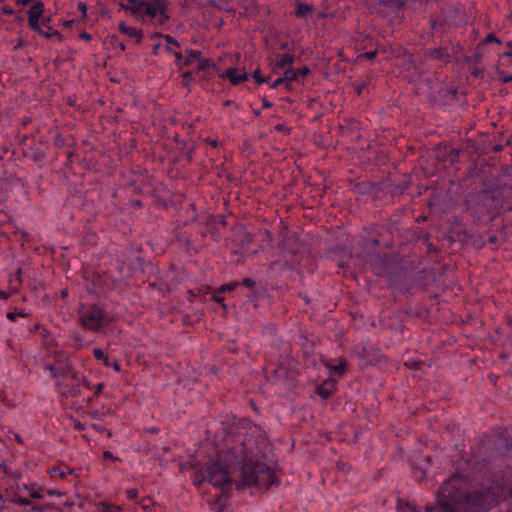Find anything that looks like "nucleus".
I'll list each match as a JSON object with an SVG mask.
<instances>
[{"mask_svg":"<svg viewBox=\"0 0 512 512\" xmlns=\"http://www.w3.org/2000/svg\"><path fill=\"white\" fill-rule=\"evenodd\" d=\"M268 444L262 428L243 419L225 433L217 446L216 458L195 468L192 474L194 485L208 482L220 489L208 501L212 512L225 511L233 481H238V489L268 488L279 484L274 470L263 462Z\"/></svg>","mask_w":512,"mask_h":512,"instance_id":"f257e3e1","label":"nucleus"},{"mask_svg":"<svg viewBox=\"0 0 512 512\" xmlns=\"http://www.w3.org/2000/svg\"><path fill=\"white\" fill-rule=\"evenodd\" d=\"M505 494L498 480L489 485L472 488L461 475L448 479L436 494V505H428L424 512H486L496 506ZM399 512H423L416 505L398 502Z\"/></svg>","mask_w":512,"mask_h":512,"instance_id":"f03ea898","label":"nucleus"},{"mask_svg":"<svg viewBox=\"0 0 512 512\" xmlns=\"http://www.w3.org/2000/svg\"><path fill=\"white\" fill-rule=\"evenodd\" d=\"M45 490L36 482L18 483L5 495L0 494L4 502L12 503L18 506L21 512H42L43 506L38 500L43 499Z\"/></svg>","mask_w":512,"mask_h":512,"instance_id":"7ed1b4c3","label":"nucleus"},{"mask_svg":"<svg viewBox=\"0 0 512 512\" xmlns=\"http://www.w3.org/2000/svg\"><path fill=\"white\" fill-rule=\"evenodd\" d=\"M120 7L140 15L143 24H152L154 27H162L170 19L166 0H129L128 4L121 3Z\"/></svg>","mask_w":512,"mask_h":512,"instance_id":"20e7f679","label":"nucleus"},{"mask_svg":"<svg viewBox=\"0 0 512 512\" xmlns=\"http://www.w3.org/2000/svg\"><path fill=\"white\" fill-rule=\"evenodd\" d=\"M79 319L83 328L99 332L115 320V315L98 304L82 305Z\"/></svg>","mask_w":512,"mask_h":512,"instance_id":"39448f33","label":"nucleus"},{"mask_svg":"<svg viewBox=\"0 0 512 512\" xmlns=\"http://www.w3.org/2000/svg\"><path fill=\"white\" fill-rule=\"evenodd\" d=\"M43 370L48 372L50 377L62 379L71 371L72 363L68 356L62 353H54L43 361Z\"/></svg>","mask_w":512,"mask_h":512,"instance_id":"423d86ee","label":"nucleus"},{"mask_svg":"<svg viewBox=\"0 0 512 512\" xmlns=\"http://www.w3.org/2000/svg\"><path fill=\"white\" fill-rule=\"evenodd\" d=\"M82 375L72 370L71 373L56 381L58 392L65 398H76L81 395Z\"/></svg>","mask_w":512,"mask_h":512,"instance_id":"0eeeda50","label":"nucleus"},{"mask_svg":"<svg viewBox=\"0 0 512 512\" xmlns=\"http://www.w3.org/2000/svg\"><path fill=\"white\" fill-rule=\"evenodd\" d=\"M44 4L41 1L35 2L28 11V23L32 30L40 31L39 19L44 13Z\"/></svg>","mask_w":512,"mask_h":512,"instance_id":"6e6552de","label":"nucleus"},{"mask_svg":"<svg viewBox=\"0 0 512 512\" xmlns=\"http://www.w3.org/2000/svg\"><path fill=\"white\" fill-rule=\"evenodd\" d=\"M337 389V380L329 375L327 380L317 386L316 392L322 399H329Z\"/></svg>","mask_w":512,"mask_h":512,"instance_id":"1a4fd4ad","label":"nucleus"},{"mask_svg":"<svg viewBox=\"0 0 512 512\" xmlns=\"http://www.w3.org/2000/svg\"><path fill=\"white\" fill-rule=\"evenodd\" d=\"M220 78H227L230 83L234 86L239 85L248 80L249 76L246 72L238 73V69L235 67H229L224 72L219 74Z\"/></svg>","mask_w":512,"mask_h":512,"instance_id":"9d476101","label":"nucleus"},{"mask_svg":"<svg viewBox=\"0 0 512 512\" xmlns=\"http://www.w3.org/2000/svg\"><path fill=\"white\" fill-rule=\"evenodd\" d=\"M294 63V55L291 53H278L275 55L274 67L277 69L288 68Z\"/></svg>","mask_w":512,"mask_h":512,"instance_id":"9b49d317","label":"nucleus"},{"mask_svg":"<svg viewBox=\"0 0 512 512\" xmlns=\"http://www.w3.org/2000/svg\"><path fill=\"white\" fill-rule=\"evenodd\" d=\"M119 31L121 33L127 35L128 37L135 38L136 43H138V44L142 42L143 33L141 30H139L135 27L127 26L124 22H121L119 24Z\"/></svg>","mask_w":512,"mask_h":512,"instance_id":"f8f14e48","label":"nucleus"},{"mask_svg":"<svg viewBox=\"0 0 512 512\" xmlns=\"http://www.w3.org/2000/svg\"><path fill=\"white\" fill-rule=\"evenodd\" d=\"M123 510L122 506L107 501H100L95 504V512H123Z\"/></svg>","mask_w":512,"mask_h":512,"instance_id":"ddd939ff","label":"nucleus"},{"mask_svg":"<svg viewBox=\"0 0 512 512\" xmlns=\"http://www.w3.org/2000/svg\"><path fill=\"white\" fill-rule=\"evenodd\" d=\"M48 473L50 474V476L52 478L65 479L67 477V475H70L73 473V470L67 466L56 465V466L49 468Z\"/></svg>","mask_w":512,"mask_h":512,"instance_id":"4468645a","label":"nucleus"},{"mask_svg":"<svg viewBox=\"0 0 512 512\" xmlns=\"http://www.w3.org/2000/svg\"><path fill=\"white\" fill-rule=\"evenodd\" d=\"M327 368L329 369V375H333L341 378L346 374L347 363L345 360H340L338 364H327Z\"/></svg>","mask_w":512,"mask_h":512,"instance_id":"2eb2a0df","label":"nucleus"},{"mask_svg":"<svg viewBox=\"0 0 512 512\" xmlns=\"http://www.w3.org/2000/svg\"><path fill=\"white\" fill-rule=\"evenodd\" d=\"M313 10L314 8L312 5L303 2H296L295 16L297 18L307 19Z\"/></svg>","mask_w":512,"mask_h":512,"instance_id":"dca6fc26","label":"nucleus"},{"mask_svg":"<svg viewBox=\"0 0 512 512\" xmlns=\"http://www.w3.org/2000/svg\"><path fill=\"white\" fill-rule=\"evenodd\" d=\"M282 79L285 82L286 89L290 90L292 88L291 82L292 81H298V76H297L296 69L291 67V66L286 68V70L284 71V75H283Z\"/></svg>","mask_w":512,"mask_h":512,"instance_id":"f3484780","label":"nucleus"},{"mask_svg":"<svg viewBox=\"0 0 512 512\" xmlns=\"http://www.w3.org/2000/svg\"><path fill=\"white\" fill-rule=\"evenodd\" d=\"M186 53H187V57L183 61L184 66H190L192 64L193 60H195V61L201 60L202 53L198 50L187 49Z\"/></svg>","mask_w":512,"mask_h":512,"instance_id":"a211bd4d","label":"nucleus"},{"mask_svg":"<svg viewBox=\"0 0 512 512\" xmlns=\"http://www.w3.org/2000/svg\"><path fill=\"white\" fill-rule=\"evenodd\" d=\"M153 37L154 38H162V39H164L166 41V43L168 44L167 46H170L173 49H174V47L175 48H179L180 47V43L175 38H173L171 35H169V34L154 33Z\"/></svg>","mask_w":512,"mask_h":512,"instance_id":"6ab92c4d","label":"nucleus"},{"mask_svg":"<svg viewBox=\"0 0 512 512\" xmlns=\"http://www.w3.org/2000/svg\"><path fill=\"white\" fill-rule=\"evenodd\" d=\"M429 0H394V7L398 10L406 7L410 2L419 3L420 5L426 4Z\"/></svg>","mask_w":512,"mask_h":512,"instance_id":"aec40b11","label":"nucleus"},{"mask_svg":"<svg viewBox=\"0 0 512 512\" xmlns=\"http://www.w3.org/2000/svg\"><path fill=\"white\" fill-rule=\"evenodd\" d=\"M198 70L199 71H207L208 69L215 67V64L211 62L209 59H204L201 57V60H198Z\"/></svg>","mask_w":512,"mask_h":512,"instance_id":"412c9836","label":"nucleus"},{"mask_svg":"<svg viewBox=\"0 0 512 512\" xmlns=\"http://www.w3.org/2000/svg\"><path fill=\"white\" fill-rule=\"evenodd\" d=\"M239 285H240L239 282L233 281V282L221 285L218 288V290H219V292H221L223 294V293L231 292V291L235 290Z\"/></svg>","mask_w":512,"mask_h":512,"instance_id":"4be33fe9","label":"nucleus"},{"mask_svg":"<svg viewBox=\"0 0 512 512\" xmlns=\"http://www.w3.org/2000/svg\"><path fill=\"white\" fill-rule=\"evenodd\" d=\"M166 51L169 52V53H172L174 56H175V60H176V64L178 66H181L183 65V61L185 60L182 53L179 52V51H175L173 48H171L170 46H166Z\"/></svg>","mask_w":512,"mask_h":512,"instance_id":"5701e85b","label":"nucleus"},{"mask_svg":"<svg viewBox=\"0 0 512 512\" xmlns=\"http://www.w3.org/2000/svg\"><path fill=\"white\" fill-rule=\"evenodd\" d=\"M193 82V73L191 71H185L182 74V85L189 87Z\"/></svg>","mask_w":512,"mask_h":512,"instance_id":"b1692460","label":"nucleus"},{"mask_svg":"<svg viewBox=\"0 0 512 512\" xmlns=\"http://www.w3.org/2000/svg\"><path fill=\"white\" fill-rule=\"evenodd\" d=\"M27 316H28V314L23 311H11V312H8L6 315L7 319L12 322L16 321V319L18 317H27Z\"/></svg>","mask_w":512,"mask_h":512,"instance_id":"393cba45","label":"nucleus"},{"mask_svg":"<svg viewBox=\"0 0 512 512\" xmlns=\"http://www.w3.org/2000/svg\"><path fill=\"white\" fill-rule=\"evenodd\" d=\"M143 510H149L152 506H153V501L151 498L149 497H144V498H141L140 500H138L137 502Z\"/></svg>","mask_w":512,"mask_h":512,"instance_id":"a878e982","label":"nucleus"},{"mask_svg":"<svg viewBox=\"0 0 512 512\" xmlns=\"http://www.w3.org/2000/svg\"><path fill=\"white\" fill-rule=\"evenodd\" d=\"M252 77L257 84L269 83V78L263 77L260 70L254 71Z\"/></svg>","mask_w":512,"mask_h":512,"instance_id":"bb28decb","label":"nucleus"},{"mask_svg":"<svg viewBox=\"0 0 512 512\" xmlns=\"http://www.w3.org/2000/svg\"><path fill=\"white\" fill-rule=\"evenodd\" d=\"M126 498L129 501L138 502V491L137 489H129L126 491Z\"/></svg>","mask_w":512,"mask_h":512,"instance_id":"cd10ccee","label":"nucleus"},{"mask_svg":"<svg viewBox=\"0 0 512 512\" xmlns=\"http://www.w3.org/2000/svg\"><path fill=\"white\" fill-rule=\"evenodd\" d=\"M368 84H369L368 80H365L362 83L354 84V88H355L356 94L358 96H360L363 93L364 89L367 87Z\"/></svg>","mask_w":512,"mask_h":512,"instance_id":"c85d7f7f","label":"nucleus"},{"mask_svg":"<svg viewBox=\"0 0 512 512\" xmlns=\"http://www.w3.org/2000/svg\"><path fill=\"white\" fill-rule=\"evenodd\" d=\"M482 43L483 44H490V43H497V44H501V40L499 38H497L496 36H494L493 34H488L483 40H482Z\"/></svg>","mask_w":512,"mask_h":512,"instance_id":"c756f323","label":"nucleus"},{"mask_svg":"<svg viewBox=\"0 0 512 512\" xmlns=\"http://www.w3.org/2000/svg\"><path fill=\"white\" fill-rule=\"evenodd\" d=\"M93 355L99 361H102L106 357V354L100 348H94Z\"/></svg>","mask_w":512,"mask_h":512,"instance_id":"7c9ffc66","label":"nucleus"},{"mask_svg":"<svg viewBox=\"0 0 512 512\" xmlns=\"http://www.w3.org/2000/svg\"><path fill=\"white\" fill-rule=\"evenodd\" d=\"M213 299L215 300V302L217 303H220L222 305L223 308H226V305L223 303L224 301V298L222 297V293L219 292V290L217 289V291L213 294Z\"/></svg>","mask_w":512,"mask_h":512,"instance_id":"2f4dec72","label":"nucleus"},{"mask_svg":"<svg viewBox=\"0 0 512 512\" xmlns=\"http://www.w3.org/2000/svg\"><path fill=\"white\" fill-rule=\"evenodd\" d=\"M241 284L249 289H253L256 285V282H255V280H253L251 278H244L242 280Z\"/></svg>","mask_w":512,"mask_h":512,"instance_id":"473e14b6","label":"nucleus"},{"mask_svg":"<svg viewBox=\"0 0 512 512\" xmlns=\"http://www.w3.org/2000/svg\"><path fill=\"white\" fill-rule=\"evenodd\" d=\"M296 72L299 80L300 78H304L305 76H307L310 73V70L308 67H303L301 69H296Z\"/></svg>","mask_w":512,"mask_h":512,"instance_id":"72a5a7b5","label":"nucleus"},{"mask_svg":"<svg viewBox=\"0 0 512 512\" xmlns=\"http://www.w3.org/2000/svg\"><path fill=\"white\" fill-rule=\"evenodd\" d=\"M430 54L435 59H442L444 51L442 49H433Z\"/></svg>","mask_w":512,"mask_h":512,"instance_id":"f704fd0d","label":"nucleus"},{"mask_svg":"<svg viewBox=\"0 0 512 512\" xmlns=\"http://www.w3.org/2000/svg\"><path fill=\"white\" fill-rule=\"evenodd\" d=\"M104 387V383H98L97 385L93 386L92 390L94 391V396H99L102 393Z\"/></svg>","mask_w":512,"mask_h":512,"instance_id":"c9c22d12","label":"nucleus"},{"mask_svg":"<svg viewBox=\"0 0 512 512\" xmlns=\"http://www.w3.org/2000/svg\"><path fill=\"white\" fill-rule=\"evenodd\" d=\"M282 84H285L284 80L282 79V77L280 78H277L275 81H273L272 83H270V88L271 89H277L280 85Z\"/></svg>","mask_w":512,"mask_h":512,"instance_id":"e433bc0d","label":"nucleus"},{"mask_svg":"<svg viewBox=\"0 0 512 512\" xmlns=\"http://www.w3.org/2000/svg\"><path fill=\"white\" fill-rule=\"evenodd\" d=\"M362 56L368 60H373L377 56V50L365 52Z\"/></svg>","mask_w":512,"mask_h":512,"instance_id":"4c0bfd02","label":"nucleus"},{"mask_svg":"<svg viewBox=\"0 0 512 512\" xmlns=\"http://www.w3.org/2000/svg\"><path fill=\"white\" fill-rule=\"evenodd\" d=\"M103 457H104V459H106V460H110V461H116V460H118V458H116V457L113 455V453H112V452H110V451H105V452L103 453Z\"/></svg>","mask_w":512,"mask_h":512,"instance_id":"58836bf2","label":"nucleus"},{"mask_svg":"<svg viewBox=\"0 0 512 512\" xmlns=\"http://www.w3.org/2000/svg\"><path fill=\"white\" fill-rule=\"evenodd\" d=\"M205 142L213 148H217L219 146V141L216 139L207 138Z\"/></svg>","mask_w":512,"mask_h":512,"instance_id":"ea45409f","label":"nucleus"},{"mask_svg":"<svg viewBox=\"0 0 512 512\" xmlns=\"http://www.w3.org/2000/svg\"><path fill=\"white\" fill-rule=\"evenodd\" d=\"M82 386L89 390H92L93 388L91 383L84 376H82Z\"/></svg>","mask_w":512,"mask_h":512,"instance_id":"a19ab883","label":"nucleus"},{"mask_svg":"<svg viewBox=\"0 0 512 512\" xmlns=\"http://www.w3.org/2000/svg\"><path fill=\"white\" fill-rule=\"evenodd\" d=\"M111 367L114 369V371L116 372H120L121 371V365H120V362L118 360H114L112 362V365Z\"/></svg>","mask_w":512,"mask_h":512,"instance_id":"79ce46f5","label":"nucleus"},{"mask_svg":"<svg viewBox=\"0 0 512 512\" xmlns=\"http://www.w3.org/2000/svg\"><path fill=\"white\" fill-rule=\"evenodd\" d=\"M80 38L85 41H90L92 39L91 35L87 32L80 33Z\"/></svg>","mask_w":512,"mask_h":512,"instance_id":"37998d69","label":"nucleus"},{"mask_svg":"<svg viewBox=\"0 0 512 512\" xmlns=\"http://www.w3.org/2000/svg\"><path fill=\"white\" fill-rule=\"evenodd\" d=\"M9 297H10V294H9L8 292L3 291V290H1V289H0V299H4V300H6V299H8Z\"/></svg>","mask_w":512,"mask_h":512,"instance_id":"c03bdc74","label":"nucleus"},{"mask_svg":"<svg viewBox=\"0 0 512 512\" xmlns=\"http://www.w3.org/2000/svg\"><path fill=\"white\" fill-rule=\"evenodd\" d=\"M104 366L111 367L112 362L110 361L109 357L106 355V357L102 360Z\"/></svg>","mask_w":512,"mask_h":512,"instance_id":"a18cd8bd","label":"nucleus"},{"mask_svg":"<svg viewBox=\"0 0 512 512\" xmlns=\"http://www.w3.org/2000/svg\"><path fill=\"white\" fill-rule=\"evenodd\" d=\"M500 57H501L502 59H504V58H510V57H512V51H511V50H510V51H505V52H503V53L500 55Z\"/></svg>","mask_w":512,"mask_h":512,"instance_id":"49530a36","label":"nucleus"},{"mask_svg":"<svg viewBox=\"0 0 512 512\" xmlns=\"http://www.w3.org/2000/svg\"><path fill=\"white\" fill-rule=\"evenodd\" d=\"M438 24H440L439 20H436V19L430 20V25H431L432 29H435Z\"/></svg>","mask_w":512,"mask_h":512,"instance_id":"de8ad7c7","label":"nucleus"},{"mask_svg":"<svg viewBox=\"0 0 512 512\" xmlns=\"http://www.w3.org/2000/svg\"><path fill=\"white\" fill-rule=\"evenodd\" d=\"M450 154H451V161H453L454 158H456L458 156V150L451 149Z\"/></svg>","mask_w":512,"mask_h":512,"instance_id":"09e8293b","label":"nucleus"},{"mask_svg":"<svg viewBox=\"0 0 512 512\" xmlns=\"http://www.w3.org/2000/svg\"><path fill=\"white\" fill-rule=\"evenodd\" d=\"M18 3H20L21 5L23 6H27L29 5L30 3H32L34 0H17Z\"/></svg>","mask_w":512,"mask_h":512,"instance_id":"8fccbe9b","label":"nucleus"},{"mask_svg":"<svg viewBox=\"0 0 512 512\" xmlns=\"http://www.w3.org/2000/svg\"><path fill=\"white\" fill-rule=\"evenodd\" d=\"M161 44L160 43H157L153 46V54L154 55H158V50L160 48Z\"/></svg>","mask_w":512,"mask_h":512,"instance_id":"3c124183","label":"nucleus"},{"mask_svg":"<svg viewBox=\"0 0 512 512\" xmlns=\"http://www.w3.org/2000/svg\"><path fill=\"white\" fill-rule=\"evenodd\" d=\"M76 429L79 430V431H82V430L85 429V426H84V424H81L80 422H78L76 424Z\"/></svg>","mask_w":512,"mask_h":512,"instance_id":"603ef678","label":"nucleus"},{"mask_svg":"<svg viewBox=\"0 0 512 512\" xmlns=\"http://www.w3.org/2000/svg\"><path fill=\"white\" fill-rule=\"evenodd\" d=\"M80 10H82L83 14H86V5L84 3L79 4Z\"/></svg>","mask_w":512,"mask_h":512,"instance_id":"864d4df0","label":"nucleus"},{"mask_svg":"<svg viewBox=\"0 0 512 512\" xmlns=\"http://www.w3.org/2000/svg\"><path fill=\"white\" fill-rule=\"evenodd\" d=\"M503 81H504L505 83L512 82V74H511V75H508V76H506V77H504Z\"/></svg>","mask_w":512,"mask_h":512,"instance_id":"5fc2aeb1","label":"nucleus"},{"mask_svg":"<svg viewBox=\"0 0 512 512\" xmlns=\"http://www.w3.org/2000/svg\"><path fill=\"white\" fill-rule=\"evenodd\" d=\"M263 107L264 108H271L272 107V103L268 102V101H264L263 102Z\"/></svg>","mask_w":512,"mask_h":512,"instance_id":"6e6d98bb","label":"nucleus"},{"mask_svg":"<svg viewBox=\"0 0 512 512\" xmlns=\"http://www.w3.org/2000/svg\"><path fill=\"white\" fill-rule=\"evenodd\" d=\"M507 324L512 329V317L507 318Z\"/></svg>","mask_w":512,"mask_h":512,"instance_id":"4d7b16f0","label":"nucleus"},{"mask_svg":"<svg viewBox=\"0 0 512 512\" xmlns=\"http://www.w3.org/2000/svg\"><path fill=\"white\" fill-rule=\"evenodd\" d=\"M224 104H225L226 106H230V105H233V104H234V102H233V101H231V100H227V101H225V103H224Z\"/></svg>","mask_w":512,"mask_h":512,"instance_id":"13d9d810","label":"nucleus"},{"mask_svg":"<svg viewBox=\"0 0 512 512\" xmlns=\"http://www.w3.org/2000/svg\"><path fill=\"white\" fill-rule=\"evenodd\" d=\"M506 46L512 48V41L507 42Z\"/></svg>","mask_w":512,"mask_h":512,"instance_id":"bf43d9fd","label":"nucleus"},{"mask_svg":"<svg viewBox=\"0 0 512 512\" xmlns=\"http://www.w3.org/2000/svg\"><path fill=\"white\" fill-rule=\"evenodd\" d=\"M20 273H21V269L18 270V281L19 282H21Z\"/></svg>","mask_w":512,"mask_h":512,"instance_id":"052dcab7","label":"nucleus"},{"mask_svg":"<svg viewBox=\"0 0 512 512\" xmlns=\"http://www.w3.org/2000/svg\"><path fill=\"white\" fill-rule=\"evenodd\" d=\"M121 49L125 50V45L124 44L121 45Z\"/></svg>","mask_w":512,"mask_h":512,"instance_id":"680f3d73","label":"nucleus"},{"mask_svg":"<svg viewBox=\"0 0 512 512\" xmlns=\"http://www.w3.org/2000/svg\"><path fill=\"white\" fill-rule=\"evenodd\" d=\"M126 1L128 2L129 0H126Z\"/></svg>","mask_w":512,"mask_h":512,"instance_id":"e2e57ef3","label":"nucleus"}]
</instances>
